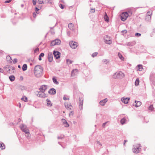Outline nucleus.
Here are the masks:
<instances>
[{"label": "nucleus", "mask_w": 155, "mask_h": 155, "mask_svg": "<svg viewBox=\"0 0 155 155\" xmlns=\"http://www.w3.org/2000/svg\"><path fill=\"white\" fill-rule=\"evenodd\" d=\"M38 59L40 61H41V57H40V56H39V58H38Z\"/></svg>", "instance_id": "obj_62"}, {"label": "nucleus", "mask_w": 155, "mask_h": 155, "mask_svg": "<svg viewBox=\"0 0 155 155\" xmlns=\"http://www.w3.org/2000/svg\"><path fill=\"white\" fill-rule=\"evenodd\" d=\"M83 105V101L80 99L79 100V105Z\"/></svg>", "instance_id": "obj_37"}, {"label": "nucleus", "mask_w": 155, "mask_h": 155, "mask_svg": "<svg viewBox=\"0 0 155 155\" xmlns=\"http://www.w3.org/2000/svg\"><path fill=\"white\" fill-rule=\"evenodd\" d=\"M32 3L34 5H35L36 3V0H32Z\"/></svg>", "instance_id": "obj_48"}, {"label": "nucleus", "mask_w": 155, "mask_h": 155, "mask_svg": "<svg viewBox=\"0 0 155 155\" xmlns=\"http://www.w3.org/2000/svg\"><path fill=\"white\" fill-rule=\"evenodd\" d=\"M139 80L138 78L136 79V86L139 84Z\"/></svg>", "instance_id": "obj_43"}, {"label": "nucleus", "mask_w": 155, "mask_h": 155, "mask_svg": "<svg viewBox=\"0 0 155 155\" xmlns=\"http://www.w3.org/2000/svg\"><path fill=\"white\" fill-rule=\"evenodd\" d=\"M58 139H61L62 138V137H58Z\"/></svg>", "instance_id": "obj_63"}, {"label": "nucleus", "mask_w": 155, "mask_h": 155, "mask_svg": "<svg viewBox=\"0 0 155 155\" xmlns=\"http://www.w3.org/2000/svg\"><path fill=\"white\" fill-rule=\"evenodd\" d=\"M53 54L54 57L56 59H58L60 58L61 54L58 51H54Z\"/></svg>", "instance_id": "obj_10"}, {"label": "nucleus", "mask_w": 155, "mask_h": 155, "mask_svg": "<svg viewBox=\"0 0 155 155\" xmlns=\"http://www.w3.org/2000/svg\"><path fill=\"white\" fill-rule=\"evenodd\" d=\"M70 46L73 49L76 48L78 46V44L77 42L71 41L69 42Z\"/></svg>", "instance_id": "obj_7"}, {"label": "nucleus", "mask_w": 155, "mask_h": 155, "mask_svg": "<svg viewBox=\"0 0 155 155\" xmlns=\"http://www.w3.org/2000/svg\"><path fill=\"white\" fill-rule=\"evenodd\" d=\"M107 122H105L103 123L102 125V127H103V128H104L106 124L107 123Z\"/></svg>", "instance_id": "obj_44"}, {"label": "nucleus", "mask_w": 155, "mask_h": 155, "mask_svg": "<svg viewBox=\"0 0 155 155\" xmlns=\"http://www.w3.org/2000/svg\"><path fill=\"white\" fill-rule=\"evenodd\" d=\"M38 2L40 4H44L45 3L52 4V2L51 0H38Z\"/></svg>", "instance_id": "obj_5"}, {"label": "nucleus", "mask_w": 155, "mask_h": 155, "mask_svg": "<svg viewBox=\"0 0 155 155\" xmlns=\"http://www.w3.org/2000/svg\"><path fill=\"white\" fill-rule=\"evenodd\" d=\"M128 119L127 117H124L122 118L120 121V123L122 125H123L127 121V119Z\"/></svg>", "instance_id": "obj_16"}, {"label": "nucleus", "mask_w": 155, "mask_h": 155, "mask_svg": "<svg viewBox=\"0 0 155 155\" xmlns=\"http://www.w3.org/2000/svg\"><path fill=\"white\" fill-rule=\"evenodd\" d=\"M129 16L128 13L127 12L122 13L120 15V19L121 21H124Z\"/></svg>", "instance_id": "obj_3"}, {"label": "nucleus", "mask_w": 155, "mask_h": 155, "mask_svg": "<svg viewBox=\"0 0 155 155\" xmlns=\"http://www.w3.org/2000/svg\"><path fill=\"white\" fill-rule=\"evenodd\" d=\"M135 44V42L134 41L130 42L128 43L127 45L129 46H132L134 45Z\"/></svg>", "instance_id": "obj_29"}, {"label": "nucleus", "mask_w": 155, "mask_h": 155, "mask_svg": "<svg viewBox=\"0 0 155 155\" xmlns=\"http://www.w3.org/2000/svg\"><path fill=\"white\" fill-rule=\"evenodd\" d=\"M43 68L40 65L36 66L34 69V74L35 76L38 78L41 76L42 74Z\"/></svg>", "instance_id": "obj_1"}, {"label": "nucleus", "mask_w": 155, "mask_h": 155, "mask_svg": "<svg viewBox=\"0 0 155 155\" xmlns=\"http://www.w3.org/2000/svg\"><path fill=\"white\" fill-rule=\"evenodd\" d=\"M118 56L119 57V58H120V59H121L122 60H124V57H123L122 54L119 53H118Z\"/></svg>", "instance_id": "obj_34"}, {"label": "nucleus", "mask_w": 155, "mask_h": 155, "mask_svg": "<svg viewBox=\"0 0 155 155\" xmlns=\"http://www.w3.org/2000/svg\"><path fill=\"white\" fill-rule=\"evenodd\" d=\"M18 68H21V66H20V65H18Z\"/></svg>", "instance_id": "obj_64"}, {"label": "nucleus", "mask_w": 155, "mask_h": 155, "mask_svg": "<svg viewBox=\"0 0 155 155\" xmlns=\"http://www.w3.org/2000/svg\"><path fill=\"white\" fill-rule=\"evenodd\" d=\"M98 54L97 52H94V53L92 54V56L93 57H94L96 56Z\"/></svg>", "instance_id": "obj_39"}, {"label": "nucleus", "mask_w": 155, "mask_h": 155, "mask_svg": "<svg viewBox=\"0 0 155 155\" xmlns=\"http://www.w3.org/2000/svg\"><path fill=\"white\" fill-rule=\"evenodd\" d=\"M37 95L38 97H47V95L45 92L40 91L38 92Z\"/></svg>", "instance_id": "obj_9"}, {"label": "nucleus", "mask_w": 155, "mask_h": 155, "mask_svg": "<svg viewBox=\"0 0 155 155\" xmlns=\"http://www.w3.org/2000/svg\"><path fill=\"white\" fill-rule=\"evenodd\" d=\"M63 99L64 100H69V97L67 95H64L63 97Z\"/></svg>", "instance_id": "obj_35"}, {"label": "nucleus", "mask_w": 155, "mask_h": 155, "mask_svg": "<svg viewBox=\"0 0 155 155\" xmlns=\"http://www.w3.org/2000/svg\"><path fill=\"white\" fill-rule=\"evenodd\" d=\"M125 77V74L122 71L117 72L114 73L112 78L114 79H121Z\"/></svg>", "instance_id": "obj_2"}, {"label": "nucleus", "mask_w": 155, "mask_h": 155, "mask_svg": "<svg viewBox=\"0 0 155 155\" xmlns=\"http://www.w3.org/2000/svg\"><path fill=\"white\" fill-rule=\"evenodd\" d=\"M10 80L11 81H13L15 80V77L13 75H11L9 77Z\"/></svg>", "instance_id": "obj_27"}, {"label": "nucleus", "mask_w": 155, "mask_h": 155, "mask_svg": "<svg viewBox=\"0 0 155 155\" xmlns=\"http://www.w3.org/2000/svg\"><path fill=\"white\" fill-rule=\"evenodd\" d=\"M27 66L26 64L23 65L22 67V69L23 71H25L27 69Z\"/></svg>", "instance_id": "obj_26"}, {"label": "nucleus", "mask_w": 155, "mask_h": 155, "mask_svg": "<svg viewBox=\"0 0 155 155\" xmlns=\"http://www.w3.org/2000/svg\"><path fill=\"white\" fill-rule=\"evenodd\" d=\"M47 89V86L46 85H43L41 86L40 88H39V90L40 91L45 92L46 90Z\"/></svg>", "instance_id": "obj_13"}, {"label": "nucleus", "mask_w": 155, "mask_h": 155, "mask_svg": "<svg viewBox=\"0 0 155 155\" xmlns=\"http://www.w3.org/2000/svg\"><path fill=\"white\" fill-rule=\"evenodd\" d=\"M141 146L140 144H138L137 146H136V153H138L139 152V151H140V150L141 149Z\"/></svg>", "instance_id": "obj_21"}, {"label": "nucleus", "mask_w": 155, "mask_h": 155, "mask_svg": "<svg viewBox=\"0 0 155 155\" xmlns=\"http://www.w3.org/2000/svg\"><path fill=\"white\" fill-rule=\"evenodd\" d=\"M48 93L54 95L56 94V90L54 88H51L49 90Z\"/></svg>", "instance_id": "obj_20"}, {"label": "nucleus", "mask_w": 155, "mask_h": 155, "mask_svg": "<svg viewBox=\"0 0 155 155\" xmlns=\"http://www.w3.org/2000/svg\"><path fill=\"white\" fill-rule=\"evenodd\" d=\"M133 147L132 149L134 153H136V148L135 147V146H133Z\"/></svg>", "instance_id": "obj_45"}, {"label": "nucleus", "mask_w": 155, "mask_h": 155, "mask_svg": "<svg viewBox=\"0 0 155 155\" xmlns=\"http://www.w3.org/2000/svg\"><path fill=\"white\" fill-rule=\"evenodd\" d=\"M21 100L25 102H27L28 101V98L25 96H23L21 98Z\"/></svg>", "instance_id": "obj_33"}, {"label": "nucleus", "mask_w": 155, "mask_h": 155, "mask_svg": "<svg viewBox=\"0 0 155 155\" xmlns=\"http://www.w3.org/2000/svg\"><path fill=\"white\" fill-rule=\"evenodd\" d=\"M61 121L63 123V125L65 127H69V125L66 120L64 119H62Z\"/></svg>", "instance_id": "obj_14"}, {"label": "nucleus", "mask_w": 155, "mask_h": 155, "mask_svg": "<svg viewBox=\"0 0 155 155\" xmlns=\"http://www.w3.org/2000/svg\"><path fill=\"white\" fill-rule=\"evenodd\" d=\"M5 148V145L3 143H0V150L4 149Z\"/></svg>", "instance_id": "obj_25"}, {"label": "nucleus", "mask_w": 155, "mask_h": 155, "mask_svg": "<svg viewBox=\"0 0 155 155\" xmlns=\"http://www.w3.org/2000/svg\"><path fill=\"white\" fill-rule=\"evenodd\" d=\"M127 32V31L126 30H123L121 31L122 34L124 35L125 34H126Z\"/></svg>", "instance_id": "obj_36"}, {"label": "nucleus", "mask_w": 155, "mask_h": 155, "mask_svg": "<svg viewBox=\"0 0 155 155\" xmlns=\"http://www.w3.org/2000/svg\"><path fill=\"white\" fill-rule=\"evenodd\" d=\"M136 70L138 71H142L143 70V66L142 64H138L136 68Z\"/></svg>", "instance_id": "obj_18"}, {"label": "nucleus", "mask_w": 155, "mask_h": 155, "mask_svg": "<svg viewBox=\"0 0 155 155\" xmlns=\"http://www.w3.org/2000/svg\"><path fill=\"white\" fill-rule=\"evenodd\" d=\"M104 18L106 21L108 22L109 21V18L106 13L105 15L104 16Z\"/></svg>", "instance_id": "obj_28"}, {"label": "nucleus", "mask_w": 155, "mask_h": 155, "mask_svg": "<svg viewBox=\"0 0 155 155\" xmlns=\"http://www.w3.org/2000/svg\"><path fill=\"white\" fill-rule=\"evenodd\" d=\"M79 108L80 110L83 109V105H79Z\"/></svg>", "instance_id": "obj_53"}, {"label": "nucleus", "mask_w": 155, "mask_h": 155, "mask_svg": "<svg viewBox=\"0 0 155 155\" xmlns=\"http://www.w3.org/2000/svg\"><path fill=\"white\" fill-rule=\"evenodd\" d=\"M69 28L71 30H73L74 29V25L72 23H70L68 25Z\"/></svg>", "instance_id": "obj_23"}, {"label": "nucleus", "mask_w": 155, "mask_h": 155, "mask_svg": "<svg viewBox=\"0 0 155 155\" xmlns=\"http://www.w3.org/2000/svg\"><path fill=\"white\" fill-rule=\"evenodd\" d=\"M48 59L49 62H51L53 61V54L52 53H49L48 54Z\"/></svg>", "instance_id": "obj_15"}, {"label": "nucleus", "mask_w": 155, "mask_h": 155, "mask_svg": "<svg viewBox=\"0 0 155 155\" xmlns=\"http://www.w3.org/2000/svg\"><path fill=\"white\" fill-rule=\"evenodd\" d=\"M17 59L16 58H15L14 59V60H13V63L14 64H15L17 63Z\"/></svg>", "instance_id": "obj_46"}, {"label": "nucleus", "mask_w": 155, "mask_h": 155, "mask_svg": "<svg viewBox=\"0 0 155 155\" xmlns=\"http://www.w3.org/2000/svg\"><path fill=\"white\" fill-rule=\"evenodd\" d=\"M104 42H105L108 44L110 45L111 44L112 41L111 40L110 38L107 35H106L104 37Z\"/></svg>", "instance_id": "obj_8"}, {"label": "nucleus", "mask_w": 155, "mask_h": 155, "mask_svg": "<svg viewBox=\"0 0 155 155\" xmlns=\"http://www.w3.org/2000/svg\"><path fill=\"white\" fill-rule=\"evenodd\" d=\"M39 50V48H37L35 50L34 52H36L38 51Z\"/></svg>", "instance_id": "obj_56"}, {"label": "nucleus", "mask_w": 155, "mask_h": 155, "mask_svg": "<svg viewBox=\"0 0 155 155\" xmlns=\"http://www.w3.org/2000/svg\"><path fill=\"white\" fill-rule=\"evenodd\" d=\"M61 43V41L59 39L54 40L51 42V46H54L55 45H59Z\"/></svg>", "instance_id": "obj_6"}, {"label": "nucleus", "mask_w": 155, "mask_h": 155, "mask_svg": "<svg viewBox=\"0 0 155 155\" xmlns=\"http://www.w3.org/2000/svg\"><path fill=\"white\" fill-rule=\"evenodd\" d=\"M152 13V12L150 11H148L147 12V15H151Z\"/></svg>", "instance_id": "obj_47"}, {"label": "nucleus", "mask_w": 155, "mask_h": 155, "mask_svg": "<svg viewBox=\"0 0 155 155\" xmlns=\"http://www.w3.org/2000/svg\"><path fill=\"white\" fill-rule=\"evenodd\" d=\"M20 128L21 130L25 133H28L29 132V130L25 125L22 124L20 126Z\"/></svg>", "instance_id": "obj_4"}, {"label": "nucleus", "mask_w": 155, "mask_h": 155, "mask_svg": "<svg viewBox=\"0 0 155 155\" xmlns=\"http://www.w3.org/2000/svg\"><path fill=\"white\" fill-rule=\"evenodd\" d=\"M127 140H124V145L125 146V143L127 142Z\"/></svg>", "instance_id": "obj_59"}, {"label": "nucleus", "mask_w": 155, "mask_h": 155, "mask_svg": "<svg viewBox=\"0 0 155 155\" xmlns=\"http://www.w3.org/2000/svg\"><path fill=\"white\" fill-rule=\"evenodd\" d=\"M3 72H4L3 70L1 68H0V72L2 73Z\"/></svg>", "instance_id": "obj_61"}, {"label": "nucleus", "mask_w": 155, "mask_h": 155, "mask_svg": "<svg viewBox=\"0 0 155 155\" xmlns=\"http://www.w3.org/2000/svg\"><path fill=\"white\" fill-rule=\"evenodd\" d=\"M66 62L68 64H70L72 63L73 61L69 59H67L66 60Z\"/></svg>", "instance_id": "obj_32"}, {"label": "nucleus", "mask_w": 155, "mask_h": 155, "mask_svg": "<svg viewBox=\"0 0 155 155\" xmlns=\"http://www.w3.org/2000/svg\"><path fill=\"white\" fill-rule=\"evenodd\" d=\"M141 35V34L140 33H136V36H140Z\"/></svg>", "instance_id": "obj_58"}, {"label": "nucleus", "mask_w": 155, "mask_h": 155, "mask_svg": "<svg viewBox=\"0 0 155 155\" xmlns=\"http://www.w3.org/2000/svg\"><path fill=\"white\" fill-rule=\"evenodd\" d=\"M44 56V54L42 53H41L39 55V56L41 57H43Z\"/></svg>", "instance_id": "obj_57"}, {"label": "nucleus", "mask_w": 155, "mask_h": 155, "mask_svg": "<svg viewBox=\"0 0 155 155\" xmlns=\"http://www.w3.org/2000/svg\"><path fill=\"white\" fill-rule=\"evenodd\" d=\"M33 16L34 18H35L37 16L36 13L35 12L34 13H33Z\"/></svg>", "instance_id": "obj_54"}, {"label": "nucleus", "mask_w": 155, "mask_h": 155, "mask_svg": "<svg viewBox=\"0 0 155 155\" xmlns=\"http://www.w3.org/2000/svg\"><path fill=\"white\" fill-rule=\"evenodd\" d=\"M59 6L61 9H63L64 8V6L62 4H60Z\"/></svg>", "instance_id": "obj_42"}, {"label": "nucleus", "mask_w": 155, "mask_h": 155, "mask_svg": "<svg viewBox=\"0 0 155 155\" xmlns=\"http://www.w3.org/2000/svg\"><path fill=\"white\" fill-rule=\"evenodd\" d=\"M95 12V9H93V8H91V10H90V12H92V13H94V12Z\"/></svg>", "instance_id": "obj_49"}, {"label": "nucleus", "mask_w": 155, "mask_h": 155, "mask_svg": "<svg viewBox=\"0 0 155 155\" xmlns=\"http://www.w3.org/2000/svg\"><path fill=\"white\" fill-rule=\"evenodd\" d=\"M74 114L73 111H71L70 113L69 114V116L73 115Z\"/></svg>", "instance_id": "obj_55"}, {"label": "nucleus", "mask_w": 155, "mask_h": 155, "mask_svg": "<svg viewBox=\"0 0 155 155\" xmlns=\"http://www.w3.org/2000/svg\"><path fill=\"white\" fill-rule=\"evenodd\" d=\"M12 1V0H7V1H5V3H8Z\"/></svg>", "instance_id": "obj_52"}, {"label": "nucleus", "mask_w": 155, "mask_h": 155, "mask_svg": "<svg viewBox=\"0 0 155 155\" xmlns=\"http://www.w3.org/2000/svg\"><path fill=\"white\" fill-rule=\"evenodd\" d=\"M47 105L48 106L51 107L52 106V104L51 101L48 99H47Z\"/></svg>", "instance_id": "obj_22"}, {"label": "nucleus", "mask_w": 155, "mask_h": 155, "mask_svg": "<svg viewBox=\"0 0 155 155\" xmlns=\"http://www.w3.org/2000/svg\"><path fill=\"white\" fill-rule=\"evenodd\" d=\"M6 58L8 60L10 61L12 59L11 57L9 56H7Z\"/></svg>", "instance_id": "obj_50"}, {"label": "nucleus", "mask_w": 155, "mask_h": 155, "mask_svg": "<svg viewBox=\"0 0 155 155\" xmlns=\"http://www.w3.org/2000/svg\"><path fill=\"white\" fill-rule=\"evenodd\" d=\"M103 62L105 63L106 64H107L108 63V61L106 59H104L103 60Z\"/></svg>", "instance_id": "obj_41"}, {"label": "nucleus", "mask_w": 155, "mask_h": 155, "mask_svg": "<svg viewBox=\"0 0 155 155\" xmlns=\"http://www.w3.org/2000/svg\"><path fill=\"white\" fill-rule=\"evenodd\" d=\"M65 106L66 108L68 110H71L72 108L71 104L70 103L65 102L64 103Z\"/></svg>", "instance_id": "obj_12"}, {"label": "nucleus", "mask_w": 155, "mask_h": 155, "mask_svg": "<svg viewBox=\"0 0 155 155\" xmlns=\"http://www.w3.org/2000/svg\"><path fill=\"white\" fill-rule=\"evenodd\" d=\"M52 81L53 82L56 84L58 85L59 84V82L57 80L55 77H54L52 78Z\"/></svg>", "instance_id": "obj_24"}, {"label": "nucleus", "mask_w": 155, "mask_h": 155, "mask_svg": "<svg viewBox=\"0 0 155 155\" xmlns=\"http://www.w3.org/2000/svg\"><path fill=\"white\" fill-rule=\"evenodd\" d=\"M142 104L141 102L139 101H136V107L140 106Z\"/></svg>", "instance_id": "obj_30"}, {"label": "nucleus", "mask_w": 155, "mask_h": 155, "mask_svg": "<svg viewBox=\"0 0 155 155\" xmlns=\"http://www.w3.org/2000/svg\"><path fill=\"white\" fill-rule=\"evenodd\" d=\"M78 70L77 69H74L72 70L71 72V76H74L77 74H78Z\"/></svg>", "instance_id": "obj_17"}, {"label": "nucleus", "mask_w": 155, "mask_h": 155, "mask_svg": "<svg viewBox=\"0 0 155 155\" xmlns=\"http://www.w3.org/2000/svg\"><path fill=\"white\" fill-rule=\"evenodd\" d=\"M26 134L25 135V136L28 138H29L30 137V134H29V132L28 133H25Z\"/></svg>", "instance_id": "obj_40"}, {"label": "nucleus", "mask_w": 155, "mask_h": 155, "mask_svg": "<svg viewBox=\"0 0 155 155\" xmlns=\"http://www.w3.org/2000/svg\"><path fill=\"white\" fill-rule=\"evenodd\" d=\"M38 8H39V7L38 6ZM40 8L39 9V8H38L37 7H35V11L36 12V13L38 14L39 13V10L41 8V7H40Z\"/></svg>", "instance_id": "obj_31"}, {"label": "nucleus", "mask_w": 155, "mask_h": 155, "mask_svg": "<svg viewBox=\"0 0 155 155\" xmlns=\"http://www.w3.org/2000/svg\"><path fill=\"white\" fill-rule=\"evenodd\" d=\"M107 101V99L105 98L104 99L101 100L100 101L99 103L101 106H104L105 103Z\"/></svg>", "instance_id": "obj_19"}, {"label": "nucleus", "mask_w": 155, "mask_h": 155, "mask_svg": "<svg viewBox=\"0 0 155 155\" xmlns=\"http://www.w3.org/2000/svg\"><path fill=\"white\" fill-rule=\"evenodd\" d=\"M147 18H149V19H150L151 15H147L146 16V19H147Z\"/></svg>", "instance_id": "obj_51"}, {"label": "nucleus", "mask_w": 155, "mask_h": 155, "mask_svg": "<svg viewBox=\"0 0 155 155\" xmlns=\"http://www.w3.org/2000/svg\"><path fill=\"white\" fill-rule=\"evenodd\" d=\"M153 107L152 105H150L149 107V110H153Z\"/></svg>", "instance_id": "obj_38"}, {"label": "nucleus", "mask_w": 155, "mask_h": 155, "mask_svg": "<svg viewBox=\"0 0 155 155\" xmlns=\"http://www.w3.org/2000/svg\"><path fill=\"white\" fill-rule=\"evenodd\" d=\"M97 143L99 145H100L101 146H102V144H101V143L99 141H97Z\"/></svg>", "instance_id": "obj_60"}, {"label": "nucleus", "mask_w": 155, "mask_h": 155, "mask_svg": "<svg viewBox=\"0 0 155 155\" xmlns=\"http://www.w3.org/2000/svg\"><path fill=\"white\" fill-rule=\"evenodd\" d=\"M129 97H123L121 98V100L122 102L124 103V104H127L129 101Z\"/></svg>", "instance_id": "obj_11"}]
</instances>
